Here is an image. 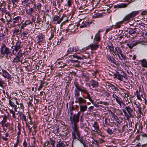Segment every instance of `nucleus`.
<instances>
[{
  "label": "nucleus",
  "mask_w": 147,
  "mask_h": 147,
  "mask_svg": "<svg viewBox=\"0 0 147 147\" xmlns=\"http://www.w3.org/2000/svg\"><path fill=\"white\" fill-rule=\"evenodd\" d=\"M136 94L137 97L138 99L140 100L141 98L140 96V93H139L138 90H137L136 91Z\"/></svg>",
  "instance_id": "56"
},
{
  "label": "nucleus",
  "mask_w": 147,
  "mask_h": 147,
  "mask_svg": "<svg viewBox=\"0 0 147 147\" xmlns=\"http://www.w3.org/2000/svg\"><path fill=\"white\" fill-rule=\"evenodd\" d=\"M23 3L26 4V6H29V4H32L33 1L32 0H23L22 1Z\"/></svg>",
  "instance_id": "31"
},
{
  "label": "nucleus",
  "mask_w": 147,
  "mask_h": 147,
  "mask_svg": "<svg viewBox=\"0 0 147 147\" xmlns=\"http://www.w3.org/2000/svg\"><path fill=\"white\" fill-rule=\"evenodd\" d=\"M55 141L54 140L52 139L51 138H50L49 143V144H51V146H50L48 147H55Z\"/></svg>",
  "instance_id": "34"
},
{
  "label": "nucleus",
  "mask_w": 147,
  "mask_h": 147,
  "mask_svg": "<svg viewBox=\"0 0 147 147\" xmlns=\"http://www.w3.org/2000/svg\"><path fill=\"white\" fill-rule=\"evenodd\" d=\"M107 46L106 47L107 49H109L110 52L112 53L114 52V47L111 42L107 43Z\"/></svg>",
  "instance_id": "17"
},
{
  "label": "nucleus",
  "mask_w": 147,
  "mask_h": 147,
  "mask_svg": "<svg viewBox=\"0 0 147 147\" xmlns=\"http://www.w3.org/2000/svg\"><path fill=\"white\" fill-rule=\"evenodd\" d=\"M122 110L126 117L127 120H128L130 118L132 117V113L133 112V110L129 106H125L124 109H122Z\"/></svg>",
  "instance_id": "6"
},
{
  "label": "nucleus",
  "mask_w": 147,
  "mask_h": 147,
  "mask_svg": "<svg viewBox=\"0 0 147 147\" xmlns=\"http://www.w3.org/2000/svg\"><path fill=\"white\" fill-rule=\"evenodd\" d=\"M36 7L37 9L38 10H40L42 7V5L40 3H38Z\"/></svg>",
  "instance_id": "55"
},
{
  "label": "nucleus",
  "mask_w": 147,
  "mask_h": 147,
  "mask_svg": "<svg viewBox=\"0 0 147 147\" xmlns=\"http://www.w3.org/2000/svg\"><path fill=\"white\" fill-rule=\"evenodd\" d=\"M112 117L115 120L118 122V120H119L118 117L116 115L114 114Z\"/></svg>",
  "instance_id": "57"
},
{
  "label": "nucleus",
  "mask_w": 147,
  "mask_h": 147,
  "mask_svg": "<svg viewBox=\"0 0 147 147\" xmlns=\"http://www.w3.org/2000/svg\"><path fill=\"white\" fill-rule=\"evenodd\" d=\"M68 144L65 142L60 140L57 142L56 147H67Z\"/></svg>",
  "instance_id": "16"
},
{
  "label": "nucleus",
  "mask_w": 147,
  "mask_h": 147,
  "mask_svg": "<svg viewBox=\"0 0 147 147\" xmlns=\"http://www.w3.org/2000/svg\"><path fill=\"white\" fill-rule=\"evenodd\" d=\"M58 63L60 65L59 67L61 68H64L65 66L67 65V63H63L62 62H59Z\"/></svg>",
  "instance_id": "42"
},
{
  "label": "nucleus",
  "mask_w": 147,
  "mask_h": 147,
  "mask_svg": "<svg viewBox=\"0 0 147 147\" xmlns=\"http://www.w3.org/2000/svg\"><path fill=\"white\" fill-rule=\"evenodd\" d=\"M76 140H79L81 143L83 144L84 147H85V141L82 138L80 137V136L78 139H76Z\"/></svg>",
  "instance_id": "37"
},
{
  "label": "nucleus",
  "mask_w": 147,
  "mask_h": 147,
  "mask_svg": "<svg viewBox=\"0 0 147 147\" xmlns=\"http://www.w3.org/2000/svg\"><path fill=\"white\" fill-rule=\"evenodd\" d=\"M123 23V22L120 21L116 23L115 25H113L112 27L113 28L116 29L119 28L121 25V24Z\"/></svg>",
  "instance_id": "29"
},
{
  "label": "nucleus",
  "mask_w": 147,
  "mask_h": 147,
  "mask_svg": "<svg viewBox=\"0 0 147 147\" xmlns=\"http://www.w3.org/2000/svg\"><path fill=\"white\" fill-rule=\"evenodd\" d=\"M91 23L89 22H82V24L80 26V28H82L85 27H88L90 24H91Z\"/></svg>",
  "instance_id": "27"
},
{
  "label": "nucleus",
  "mask_w": 147,
  "mask_h": 147,
  "mask_svg": "<svg viewBox=\"0 0 147 147\" xmlns=\"http://www.w3.org/2000/svg\"><path fill=\"white\" fill-rule=\"evenodd\" d=\"M11 50L7 47L5 44H2L1 46L0 51L1 55L7 57L8 55H11L13 53L11 51Z\"/></svg>",
  "instance_id": "5"
},
{
  "label": "nucleus",
  "mask_w": 147,
  "mask_h": 147,
  "mask_svg": "<svg viewBox=\"0 0 147 147\" xmlns=\"http://www.w3.org/2000/svg\"><path fill=\"white\" fill-rule=\"evenodd\" d=\"M63 131L64 133L63 134L65 136L67 135V134L68 133V130L67 128L66 127H64L63 128Z\"/></svg>",
  "instance_id": "49"
},
{
  "label": "nucleus",
  "mask_w": 147,
  "mask_h": 147,
  "mask_svg": "<svg viewBox=\"0 0 147 147\" xmlns=\"http://www.w3.org/2000/svg\"><path fill=\"white\" fill-rule=\"evenodd\" d=\"M107 86L108 87V88L110 90L111 89L114 91H116L117 92L119 91L118 89L111 84L109 83L108 85H107Z\"/></svg>",
  "instance_id": "21"
},
{
  "label": "nucleus",
  "mask_w": 147,
  "mask_h": 147,
  "mask_svg": "<svg viewBox=\"0 0 147 147\" xmlns=\"http://www.w3.org/2000/svg\"><path fill=\"white\" fill-rule=\"evenodd\" d=\"M13 33L14 34L16 35L19 34L20 33V31L19 29H15L13 31Z\"/></svg>",
  "instance_id": "48"
},
{
  "label": "nucleus",
  "mask_w": 147,
  "mask_h": 147,
  "mask_svg": "<svg viewBox=\"0 0 147 147\" xmlns=\"http://www.w3.org/2000/svg\"><path fill=\"white\" fill-rule=\"evenodd\" d=\"M138 13L139 12L138 11H132L131 13L126 15L122 21L123 22H126L127 23L128 22L130 21L131 19H132L133 18L136 16Z\"/></svg>",
  "instance_id": "7"
},
{
  "label": "nucleus",
  "mask_w": 147,
  "mask_h": 147,
  "mask_svg": "<svg viewBox=\"0 0 147 147\" xmlns=\"http://www.w3.org/2000/svg\"><path fill=\"white\" fill-rule=\"evenodd\" d=\"M23 54L22 50L20 49L16 54L15 58L13 59L12 62L14 63H16L20 62H22L23 59L22 57Z\"/></svg>",
  "instance_id": "8"
},
{
  "label": "nucleus",
  "mask_w": 147,
  "mask_h": 147,
  "mask_svg": "<svg viewBox=\"0 0 147 147\" xmlns=\"http://www.w3.org/2000/svg\"><path fill=\"white\" fill-rule=\"evenodd\" d=\"M9 136V134L8 133H6L5 134V137L6 138H5L3 136H2L1 137L2 139L5 141H7L8 140V138H7V137Z\"/></svg>",
  "instance_id": "46"
},
{
  "label": "nucleus",
  "mask_w": 147,
  "mask_h": 147,
  "mask_svg": "<svg viewBox=\"0 0 147 147\" xmlns=\"http://www.w3.org/2000/svg\"><path fill=\"white\" fill-rule=\"evenodd\" d=\"M74 84L75 86V88L74 90V95L75 98L78 97H80V92H81V93H84L87 95V96L86 97L84 96H83L84 98V99L86 98L87 99H88L92 103H93V100L90 97V94L89 93V90L88 89L83 86L80 85L79 83L77 82H75L74 83Z\"/></svg>",
  "instance_id": "1"
},
{
  "label": "nucleus",
  "mask_w": 147,
  "mask_h": 147,
  "mask_svg": "<svg viewBox=\"0 0 147 147\" xmlns=\"http://www.w3.org/2000/svg\"><path fill=\"white\" fill-rule=\"evenodd\" d=\"M101 39L100 36V34L99 33H97L95 35V37L94 40H95L96 41H99Z\"/></svg>",
  "instance_id": "38"
},
{
  "label": "nucleus",
  "mask_w": 147,
  "mask_h": 147,
  "mask_svg": "<svg viewBox=\"0 0 147 147\" xmlns=\"http://www.w3.org/2000/svg\"><path fill=\"white\" fill-rule=\"evenodd\" d=\"M115 100L116 102L120 105V106H121L122 104H124L122 99L119 97H118L116 98Z\"/></svg>",
  "instance_id": "33"
},
{
  "label": "nucleus",
  "mask_w": 147,
  "mask_h": 147,
  "mask_svg": "<svg viewBox=\"0 0 147 147\" xmlns=\"http://www.w3.org/2000/svg\"><path fill=\"white\" fill-rule=\"evenodd\" d=\"M74 103V101H70L69 102V109H76V108L74 107V106L73 105Z\"/></svg>",
  "instance_id": "45"
},
{
  "label": "nucleus",
  "mask_w": 147,
  "mask_h": 147,
  "mask_svg": "<svg viewBox=\"0 0 147 147\" xmlns=\"http://www.w3.org/2000/svg\"><path fill=\"white\" fill-rule=\"evenodd\" d=\"M19 115L20 116V118L21 119L22 121L25 122L27 125V119L26 116L24 114H22L21 112H18Z\"/></svg>",
  "instance_id": "25"
},
{
  "label": "nucleus",
  "mask_w": 147,
  "mask_h": 147,
  "mask_svg": "<svg viewBox=\"0 0 147 147\" xmlns=\"http://www.w3.org/2000/svg\"><path fill=\"white\" fill-rule=\"evenodd\" d=\"M107 58L108 60L110 62L116 64L115 62L116 61L115 59L113 57H111L109 55H108L107 56Z\"/></svg>",
  "instance_id": "32"
},
{
  "label": "nucleus",
  "mask_w": 147,
  "mask_h": 147,
  "mask_svg": "<svg viewBox=\"0 0 147 147\" xmlns=\"http://www.w3.org/2000/svg\"><path fill=\"white\" fill-rule=\"evenodd\" d=\"M102 16V13H98L96 14H94V15L93 16V17L94 18H98Z\"/></svg>",
  "instance_id": "44"
},
{
  "label": "nucleus",
  "mask_w": 147,
  "mask_h": 147,
  "mask_svg": "<svg viewBox=\"0 0 147 147\" xmlns=\"http://www.w3.org/2000/svg\"><path fill=\"white\" fill-rule=\"evenodd\" d=\"M9 104L11 107H13L14 106L15 107H17V106L15 105L14 103L10 100L9 101Z\"/></svg>",
  "instance_id": "62"
},
{
  "label": "nucleus",
  "mask_w": 147,
  "mask_h": 147,
  "mask_svg": "<svg viewBox=\"0 0 147 147\" xmlns=\"http://www.w3.org/2000/svg\"><path fill=\"white\" fill-rule=\"evenodd\" d=\"M74 47H70L69 48L67 51V52L68 53H72L74 51Z\"/></svg>",
  "instance_id": "47"
},
{
  "label": "nucleus",
  "mask_w": 147,
  "mask_h": 147,
  "mask_svg": "<svg viewBox=\"0 0 147 147\" xmlns=\"http://www.w3.org/2000/svg\"><path fill=\"white\" fill-rule=\"evenodd\" d=\"M134 104L136 105V107L138 108V111H139V113L140 114H141L142 113V111L141 110V108L140 107V105H137L136 104V102H135Z\"/></svg>",
  "instance_id": "50"
},
{
  "label": "nucleus",
  "mask_w": 147,
  "mask_h": 147,
  "mask_svg": "<svg viewBox=\"0 0 147 147\" xmlns=\"http://www.w3.org/2000/svg\"><path fill=\"white\" fill-rule=\"evenodd\" d=\"M95 132L96 134H98V135L102 136V132L100 131L99 129L98 130H96L95 131Z\"/></svg>",
  "instance_id": "58"
},
{
  "label": "nucleus",
  "mask_w": 147,
  "mask_h": 147,
  "mask_svg": "<svg viewBox=\"0 0 147 147\" xmlns=\"http://www.w3.org/2000/svg\"><path fill=\"white\" fill-rule=\"evenodd\" d=\"M2 127L4 128L5 127H8L9 126H10V124L9 123L7 122V123H1Z\"/></svg>",
  "instance_id": "43"
},
{
  "label": "nucleus",
  "mask_w": 147,
  "mask_h": 147,
  "mask_svg": "<svg viewBox=\"0 0 147 147\" xmlns=\"http://www.w3.org/2000/svg\"><path fill=\"white\" fill-rule=\"evenodd\" d=\"M119 54L120 55L121 57V58L119 55H119H118V57L119 58V59L121 60H126V58L125 57V55H123L122 53H121L120 54Z\"/></svg>",
  "instance_id": "41"
},
{
  "label": "nucleus",
  "mask_w": 147,
  "mask_h": 147,
  "mask_svg": "<svg viewBox=\"0 0 147 147\" xmlns=\"http://www.w3.org/2000/svg\"><path fill=\"white\" fill-rule=\"evenodd\" d=\"M5 83L4 82V81L3 80L2 78L0 77V86L2 88H3L4 87V84H5Z\"/></svg>",
  "instance_id": "40"
},
{
  "label": "nucleus",
  "mask_w": 147,
  "mask_h": 147,
  "mask_svg": "<svg viewBox=\"0 0 147 147\" xmlns=\"http://www.w3.org/2000/svg\"><path fill=\"white\" fill-rule=\"evenodd\" d=\"M137 28H129L128 33L130 35L134 34H138V32L137 31Z\"/></svg>",
  "instance_id": "22"
},
{
  "label": "nucleus",
  "mask_w": 147,
  "mask_h": 147,
  "mask_svg": "<svg viewBox=\"0 0 147 147\" xmlns=\"http://www.w3.org/2000/svg\"><path fill=\"white\" fill-rule=\"evenodd\" d=\"M90 84L93 88H97L99 86V83L96 81L92 80L90 81Z\"/></svg>",
  "instance_id": "18"
},
{
  "label": "nucleus",
  "mask_w": 147,
  "mask_h": 147,
  "mask_svg": "<svg viewBox=\"0 0 147 147\" xmlns=\"http://www.w3.org/2000/svg\"><path fill=\"white\" fill-rule=\"evenodd\" d=\"M29 30H26V31H24L22 34H23V36L24 37H26V35H27L28 33Z\"/></svg>",
  "instance_id": "54"
},
{
  "label": "nucleus",
  "mask_w": 147,
  "mask_h": 147,
  "mask_svg": "<svg viewBox=\"0 0 147 147\" xmlns=\"http://www.w3.org/2000/svg\"><path fill=\"white\" fill-rule=\"evenodd\" d=\"M139 43L140 42L138 40H133L131 42H129L127 44V46L130 49H132Z\"/></svg>",
  "instance_id": "14"
},
{
  "label": "nucleus",
  "mask_w": 147,
  "mask_h": 147,
  "mask_svg": "<svg viewBox=\"0 0 147 147\" xmlns=\"http://www.w3.org/2000/svg\"><path fill=\"white\" fill-rule=\"evenodd\" d=\"M76 100L75 102L76 103H78L80 108V114L81 113H84L86 111L88 108V107L86 105V100L83 98V97L75 98Z\"/></svg>",
  "instance_id": "2"
},
{
  "label": "nucleus",
  "mask_w": 147,
  "mask_h": 147,
  "mask_svg": "<svg viewBox=\"0 0 147 147\" xmlns=\"http://www.w3.org/2000/svg\"><path fill=\"white\" fill-rule=\"evenodd\" d=\"M92 50H95L99 47V45L96 43V44H91L88 46Z\"/></svg>",
  "instance_id": "24"
},
{
  "label": "nucleus",
  "mask_w": 147,
  "mask_h": 147,
  "mask_svg": "<svg viewBox=\"0 0 147 147\" xmlns=\"http://www.w3.org/2000/svg\"><path fill=\"white\" fill-rule=\"evenodd\" d=\"M49 144V142L46 141L43 144V146L45 147L47 146Z\"/></svg>",
  "instance_id": "64"
},
{
  "label": "nucleus",
  "mask_w": 147,
  "mask_h": 147,
  "mask_svg": "<svg viewBox=\"0 0 147 147\" xmlns=\"http://www.w3.org/2000/svg\"><path fill=\"white\" fill-rule=\"evenodd\" d=\"M34 10V9L33 8H31L29 9L27 13L30 15L32 14Z\"/></svg>",
  "instance_id": "53"
},
{
  "label": "nucleus",
  "mask_w": 147,
  "mask_h": 147,
  "mask_svg": "<svg viewBox=\"0 0 147 147\" xmlns=\"http://www.w3.org/2000/svg\"><path fill=\"white\" fill-rule=\"evenodd\" d=\"M71 126L72 129L71 135L73 142L75 139H78L81 136V131L79 125Z\"/></svg>",
  "instance_id": "4"
},
{
  "label": "nucleus",
  "mask_w": 147,
  "mask_h": 147,
  "mask_svg": "<svg viewBox=\"0 0 147 147\" xmlns=\"http://www.w3.org/2000/svg\"><path fill=\"white\" fill-rule=\"evenodd\" d=\"M5 18L6 19V22H12V18L10 14H7V16H5Z\"/></svg>",
  "instance_id": "30"
},
{
  "label": "nucleus",
  "mask_w": 147,
  "mask_h": 147,
  "mask_svg": "<svg viewBox=\"0 0 147 147\" xmlns=\"http://www.w3.org/2000/svg\"><path fill=\"white\" fill-rule=\"evenodd\" d=\"M116 129V128L114 129V130H113L112 129L109 128L108 127L107 129L106 130V131L107 133L110 135L113 134L115 131Z\"/></svg>",
  "instance_id": "35"
},
{
  "label": "nucleus",
  "mask_w": 147,
  "mask_h": 147,
  "mask_svg": "<svg viewBox=\"0 0 147 147\" xmlns=\"http://www.w3.org/2000/svg\"><path fill=\"white\" fill-rule=\"evenodd\" d=\"M73 57L76 58L78 60L84 59H89L90 55L89 53H85V55H83L80 56L74 54L73 55Z\"/></svg>",
  "instance_id": "12"
},
{
  "label": "nucleus",
  "mask_w": 147,
  "mask_h": 147,
  "mask_svg": "<svg viewBox=\"0 0 147 147\" xmlns=\"http://www.w3.org/2000/svg\"><path fill=\"white\" fill-rule=\"evenodd\" d=\"M80 112H78L77 113L74 114L71 117H70L69 120L71 126L79 125L78 123L80 121Z\"/></svg>",
  "instance_id": "3"
},
{
  "label": "nucleus",
  "mask_w": 147,
  "mask_h": 147,
  "mask_svg": "<svg viewBox=\"0 0 147 147\" xmlns=\"http://www.w3.org/2000/svg\"><path fill=\"white\" fill-rule=\"evenodd\" d=\"M71 57H69L68 58L66 59L65 62L68 63H71Z\"/></svg>",
  "instance_id": "60"
},
{
  "label": "nucleus",
  "mask_w": 147,
  "mask_h": 147,
  "mask_svg": "<svg viewBox=\"0 0 147 147\" xmlns=\"http://www.w3.org/2000/svg\"><path fill=\"white\" fill-rule=\"evenodd\" d=\"M0 69H1V68ZM2 72H1V74L2 76L4 78L7 79L8 80H10L12 78L10 74L5 69H1ZM1 75V74H0Z\"/></svg>",
  "instance_id": "11"
},
{
  "label": "nucleus",
  "mask_w": 147,
  "mask_h": 147,
  "mask_svg": "<svg viewBox=\"0 0 147 147\" xmlns=\"http://www.w3.org/2000/svg\"><path fill=\"white\" fill-rule=\"evenodd\" d=\"M81 77L82 78H83L84 77L85 79V81H88L89 80L90 77L89 74L88 73L86 72H84L82 73Z\"/></svg>",
  "instance_id": "20"
},
{
  "label": "nucleus",
  "mask_w": 147,
  "mask_h": 147,
  "mask_svg": "<svg viewBox=\"0 0 147 147\" xmlns=\"http://www.w3.org/2000/svg\"><path fill=\"white\" fill-rule=\"evenodd\" d=\"M122 53V51L120 48L118 47H116L115 48V51H114V52L112 54L113 55H119V54Z\"/></svg>",
  "instance_id": "23"
},
{
  "label": "nucleus",
  "mask_w": 147,
  "mask_h": 147,
  "mask_svg": "<svg viewBox=\"0 0 147 147\" xmlns=\"http://www.w3.org/2000/svg\"><path fill=\"white\" fill-rule=\"evenodd\" d=\"M67 5L69 7H70L71 6L72 4V0H68L67 1Z\"/></svg>",
  "instance_id": "59"
},
{
  "label": "nucleus",
  "mask_w": 147,
  "mask_h": 147,
  "mask_svg": "<svg viewBox=\"0 0 147 147\" xmlns=\"http://www.w3.org/2000/svg\"><path fill=\"white\" fill-rule=\"evenodd\" d=\"M139 62L141 63L142 66L144 67H147V61L145 59L140 60Z\"/></svg>",
  "instance_id": "28"
},
{
  "label": "nucleus",
  "mask_w": 147,
  "mask_h": 147,
  "mask_svg": "<svg viewBox=\"0 0 147 147\" xmlns=\"http://www.w3.org/2000/svg\"><path fill=\"white\" fill-rule=\"evenodd\" d=\"M21 20V17L18 16L13 18L12 20V23L13 24H15L20 22Z\"/></svg>",
  "instance_id": "19"
},
{
  "label": "nucleus",
  "mask_w": 147,
  "mask_h": 147,
  "mask_svg": "<svg viewBox=\"0 0 147 147\" xmlns=\"http://www.w3.org/2000/svg\"><path fill=\"white\" fill-rule=\"evenodd\" d=\"M22 46V45L21 42L20 41H17L15 44V45L14 46V49L12 50V53H13V55H15V54L14 53V51H18L20 48H21Z\"/></svg>",
  "instance_id": "13"
},
{
  "label": "nucleus",
  "mask_w": 147,
  "mask_h": 147,
  "mask_svg": "<svg viewBox=\"0 0 147 147\" xmlns=\"http://www.w3.org/2000/svg\"><path fill=\"white\" fill-rule=\"evenodd\" d=\"M129 3H121L117 4L116 5H114L113 7L114 8H124L127 7Z\"/></svg>",
  "instance_id": "15"
},
{
  "label": "nucleus",
  "mask_w": 147,
  "mask_h": 147,
  "mask_svg": "<svg viewBox=\"0 0 147 147\" xmlns=\"http://www.w3.org/2000/svg\"><path fill=\"white\" fill-rule=\"evenodd\" d=\"M93 127L94 128V130H98L99 129V126L98 124V122L96 121L94 122V123L93 124Z\"/></svg>",
  "instance_id": "36"
},
{
  "label": "nucleus",
  "mask_w": 147,
  "mask_h": 147,
  "mask_svg": "<svg viewBox=\"0 0 147 147\" xmlns=\"http://www.w3.org/2000/svg\"><path fill=\"white\" fill-rule=\"evenodd\" d=\"M123 71H119L117 72L116 74L113 73V75H111L112 76H114V78L118 80L123 81V78H122Z\"/></svg>",
  "instance_id": "10"
},
{
  "label": "nucleus",
  "mask_w": 147,
  "mask_h": 147,
  "mask_svg": "<svg viewBox=\"0 0 147 147\" xmlns=\"http://www.w3.org/2000/svg\"><path fill=\"white\" fill-rule=\"evenodd\" d=\"M9 112L12 115V117L13 118L15 119L16 118L15 112L12 110H9Z\"/></svg>",
  "instance_id": "52"
},
{
  "label": "nucleus",
  "mask_w": 147,
  "mask_h": 147,
  "mask_svg": "<svg viewBox=\"0 0 147 147\" xmlns=\"http://www.w3.org/2000/svg\"><path fill=\"white\" fill-rule=\"evenodd\" d=\"M69 109V110H68V113L69 118L70 117H71V116L73 115L74 114L73 111L75 110H76V109Z\"/></svg>",
  "instance_id": "39"
},
{
  "label": "nucleus",
  "mask_w": 147,
  "mask_h": 147,
  "mask_svg": "<svg viewBox=\"0 0 147 147\" xmlns=\"http://www.w3.org/2000/svg\"><path fill=\"white\" fill-rule=\"evenodd\" d=\"M38 38V42L37 43L39 45H40L41 43L43 42V37L41 35H38L37 37Z\"/></svg>",
  "instance_id": "26"
},
{
  "label": "nucleus",
  "mask_w": 147,
  "mask_h": 147,
  "mask_svg": "<svg viewBox=\"0 0 147 147\" xmlns=\"http://www.w3.org/2000/svg\"><path fill=\"white\" fill-rule=\"evenodd\" d=\"M19 25L21 26L20 28L21 29H23L24 27H25L27 26V25L25 23H23L21 25V24H19Z\"/></svg>",
  "instance_id": "61"
},
{
  "label": "nucleus",
  "mask_w": 147,
  "mask_h": 147,
  "mask_svg": "<svg viewBox=\"0 0 147 147\" xmlns=\"http://www.w3.org/2000/svg\"><path fill=\"white\" fill-rule=\"evenodd\" d=\"M7 117L5 115L3 118V119L2 120L1 122L0 123H6L7 122Z\"/></svg>",
  "instance_id": "51"
},
{
  "label": "nucleus",
  "mask_w": 147,
  "mask_h": 147,
  "mask_svg": "<svg viewBox=\"0 0 147 147\" xmlns=\"http://www.w3.org/2000/svg\"><path fill=\"white\" fill-rule=\"evenodd\" d=\"M123 71H119L117 72L116 74L113 73V75H111L112 76H114V78L118 80L123 81V78H122Z\"/></svg>",
  "instance_id": "9"
},
{
  "label": "nucleus",
  "mask_w": 147,
  "mask_h": 147,
  "mask_svg": "<svg viewBox=\"0 0 147 147\" xmlns=\"http://www.w3.org/2000/svg\"><path fill=\"white\" fill-rule=\"evenodd\" d=\"M104 94L107 97H109L110 95V94L107 92H104Z\"/></svg>",
  "instance_id": "63"
}]
</instances>
